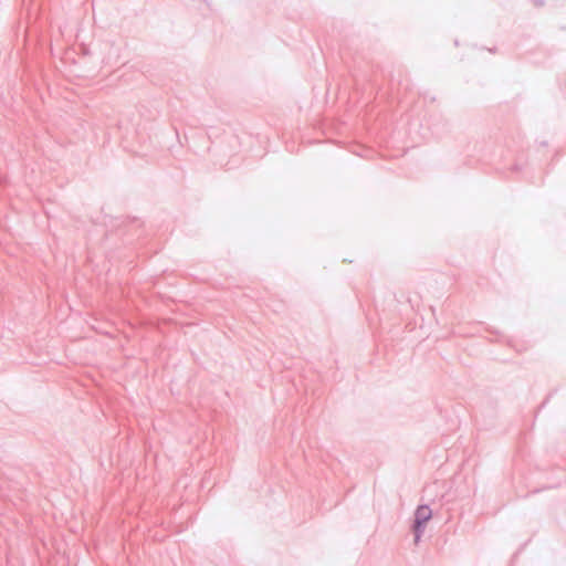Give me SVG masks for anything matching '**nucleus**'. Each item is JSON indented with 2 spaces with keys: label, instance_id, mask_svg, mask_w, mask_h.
Returning a JSON list of instances; mask_svg holds the SVG:
<instances>
[{
  "label": "nucleus",
  "instance_id": "nucleus-1",
  "mask_svg": "<svg viewBox=\"0 0 566 566\" xmlns=\"http://www.w3.org/2000/svg\"><path fill=\"white\" fill-rule=\"evenodd\" d=\"M431 516H432V512L429 509V506L421 505L417 509V511L415 513V525H413L416 544L420 539L423 525L431 518Z\"/></svg>",
  "mask_w": 566,
  "mask_h": 566
}]
</instances>
